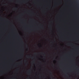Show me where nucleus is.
Returning a JSON list of instances; mask_svg holds the SVG:
<instances>
[{
  "label": "nucleus",
  "mask_w": 79,
  "mask_h": 79,
  "mask_svg": "<svg viewBox=\"0 0 79 79\" xmlns=\"http://www.w3.org/2000/svg\"><path fill=\"white\" fill-rule=\"evenodd\" d=\"M77 0V2H78V0Z\"/></svg>",
  "instance_id": "7ed1b4c3"
},
{
  "label": "nucleus",
  "mask_w": 79,
  "mask_h": 79,
  "mask_svg": "<svg viewBox=\"0 0 79 79\" xmlns=\"http://www.w3.org/2000/svg\"><path fill=\"white\" fill-rule=\"evenodd\" d=\"M35 55H36V53H35Z\"/></svg>",
  "instance_id": "20e7f679"
},
{
  "label": "nucleus",
  "mask_w": 79,
  "mask_h": 79,
  "mask_svg": "<svg viewBox=\"0 0 79 79\" xmlns=\"http://www.w3.org/2000/svg\"><path fill=\"white\" fill-rule=\"evenodd\" d=\"M27 57H30V56H27Z\"/></svg>",
  "instance_id": "f03ea898"
},
{
  "label": "nucleus",
  "mask_w": 79,
  "mask_h": 79,
  "mask_svg": "<svg viewBox=\"0 0 79 79\" xmlns=\"http://www.w3.org/2000/svg\"><path fill=\"white\" fill-rule=\"evenodd\" d=\"M49 73L51 74V75H52V73L51 72H50Z\"/></svg>",
  "instance_id": "f257e3e1"
},
{
  "label": "nucleus",
  "mask_w": 79,
  "mask_h": 79,
  "mask_svg": "<svg viewBox=\"0 0 79 79\" xmlns=\"http://www.w3.org/2000/svg\"><path fill=\"white\" fill-rule=\"evenodd\" d=\"M53 79H54V78H53Z\"/></svg>",
  "instance_id": "39448f33"
}]
</instances>
